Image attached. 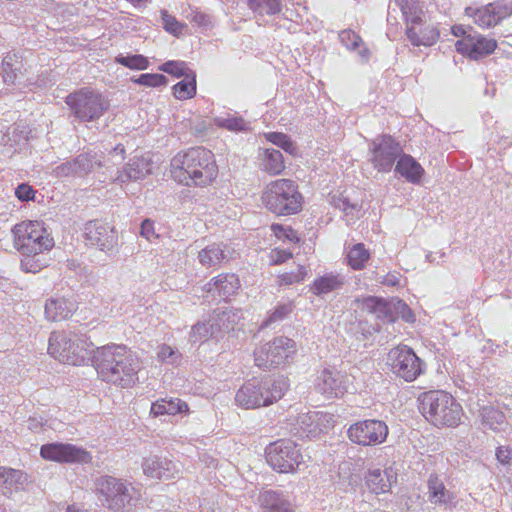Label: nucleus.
Masks as SVG:
<instances>
[{
	"instance_id": "obj_1",
	"label": "nucleus",
	"mask_w": 512,
	"mask_h": 512,
	"mask_svg": "<svg viewBox=\"0 0 512 512\" xmlns=\"http://www.w3.org/2000/svg\"><path fill=\"white\" fill-rule=\"evenodd\" d=\"M93 359L99 377L107 383L128 388L138 380L141 363L126 346L113 344L98 347Z\"/></svg>"
},
{
	"instance_id": "obj_2",
	"label": "nucleus",
	"mask_w": 512,
	"mask_h": 512,
	"mask_svg": "<svg viewBox=\"0 0 512 512\" xmlns=\"http://www.w3.org/2000/svg\"><path fill=\"white\" fill-rule=\"evenodd\" d=\"M14 245L23 256L21 268L25 272L37 273L48 266V252L54 240L39 221H24L12 229Z\"/></svg>"
},
{
	"instance_id": "obj_3",
	"label": "nucleus",
	"mask_w": 512,
	"mask_h": 512,
	"mask_svg": "<svg viewBox=\"0 0 512 512\" xmlns=\"http://www.w3.org/2000/svg\"><path fill=\"white\" fill-rule=\"evenodd\" d=\"M214 154L195 147L177 153L171 160V174L175 181L187 186H207L217 176Z\"/></svg>"
},
{
	"instance_id": "obj_4",
	"label": "nucleus",
	"mask_w": 512,
	"mask_h": 512,
	"mask_svg": "<svg viewBox=\"0 0 512 512\" xmlns=\"http://www.w3.org/2000/svg\"><path fill=\"white\" fill-rule=\"evenodd\" d=\"M289 387L284 377L252 378L246 381L236 392L235 402L244 409L265 407L280 400Z\"/></svg>"
},
{
	"instance_id": "obj_5",
	"label": "nucleus",
	"mask_w": 512,
	"mask_h": 512,
	"mask_svg": "<svg viewBox=\"0 0 512 512\" xmlns=\"http://www.w3.org/2000/svg\"><path fill=\"white\" fill-rule=\"evenodd\" d=\"M420 411L435 426L456 427L463 415V409L456 399L440 390L429 391L421 396Z\"/></svg>"
},
{
	"instance_id": "obj_6",
	"label": "nucleus",
	"mask_w": 512,
	"mask_h": 512,
	"mask_svg": "<svg viewBox=\"0 0 512 512\" xmlns=\"http://www.w3.org/2000/svg\"><path fill=\"white\" fill-rule=\"evenodd\" d=\"M262 200L271 212L277 215H291L301 210L303 197L294 181L277 179L266 186Z\"/></svg>"
},
{
	"instance_id": "obj_7",
	"label": "nucleus",
	"mask_w": 512,
	"mask_h": 512,
	"mask_svg": "<svg viewBox=\"0 0 512 512\" xmlns=\"http://www.w3.org/2000/svg\"><path fill=\"white\" fill-rule=\"evenodd\" d=\"M86 342L71 332H52L49 337L48 353L63 363L80 365L88 356Z\"/></svg>"
},
{
	"instance_id": "obj_8",
	"label": "nucleus",
	"mask_w": 512,
	"mask_h": 512,
	"mask_svg": "<svg viewBox=\"0 0 512 512\" xmlns=\"http://www.w3.org/2000/svg\"><path fill=\"white\" fill-rule=\"evenodd\" d=\"M73 115L80 121H95L108 110L110 103L101 93L83 88L66 98Z\"/></svg>"
},
{
	"instance_id": "obj_9",
	"label": "nucleus",
	"mask_w": 512,
	"mask_h": 512,
	"mask_svg": "<svg viewBox=\"0 0 512 512\" xmlns=\"http://www.w3.org/2000/svg\"><path fill=\"white\" fill-rule=\"evenodd\" d=\"M95 489L102 505L113 511H120L130 504L133 488L112 476H102L95 482Z\"/></svg>"
},
{
	"instance_id": "obj_10",
	"label": "nucleus",
	"mask_w": 512,
	"mask_h": 512,
	"mask_svg": "<svg viewBox=\"0 0 512 512\" xmlns=\"http://www.w3.org/2000/svg\"><path fill=\"white\" fill-rule=\"evenodd\" d=\"M296 352V343L285 336L274 338L254 351L256 366L261 369L284 365Z\"/></svg>"
},
{
	"instance_id": "obj_11",
	"label": "nucleus",
	"mask_w": 512,
	"mask_h": 512,
	"mask_svg": "<svg viewBox=\"0 0 512 512\" xmlns=\"http://www.w3.org/2000/svg\"><path fill=\"white\" fill-rule=\"evenodd\" d=\"M387 364L394 375L407 382L416 380L425 369L424 362L406 345L392 348L387 355Z\"/></svg>"
},
{
	"instance_id": "obj_12",
	"label": "nucleus",
	"mask_w": 512,
	"mask_h": 512,
	"mask_svg": "<svg viewBox=\"0 0 512 512\" xmlns=\"http://www.w3.org/2000/svg\"><path fill=\"white\" fill-rule=\"evenodd\" d=\"M266 460L274 470L289 473L303 462V456L295 442L280 439L266 448Z\"/></svg>"
},
{
	"instance_id": "obj_13",
	"label": "nucleus",
	"mask_w": 512,
	"mask_h": 512,
	"mask_svg": "<svg viewBox=\"0 0 512 512\" xmlns=\"http://www.w3.org/2000/svg\"><path fill=\"white\" fill-rule=\"evenodd\" d=\"M372 166L382 173L390 172L395 161L401 156L403 149L398 141L390 135H380L370 144Z\"/></svg>"
},
{
	"instance_id": "obj_14",
	"label": "nucleus",
	"mask_w": 512,
	"mask_h": 512,
	"mask_svg": "<svg viewBox=\"0 0 512 512\" xmlns=\"http://www.w3.org/2000/svg\"><path fill=\"white\" fill-rule=\"evenodd\" d=\"M347 434L353 443L364 446L378 445L386 440L388 427L383 421L369 419L352 424Z\"/></svg>"
},
{
	"instance_id": "obj_15",
	"label": "nucleus",
	"mask_w": 512,
	"mask_h": 512,
	"mask_svg": "<svg viewBox=\"0 0 512 512\" xmlns=\"http://www.w3.org/2000/svg\"><path fill=\"white\" fill-rule=\"evenodd\" d=\"M43 459L59 463H88L92 457L88 451L69 443H48L42 445Z\"/></svg>"
},
{
	"instance_id": "obj_16",
	"label": "nucleus",
	"mask_w": 512,
	"mask_h": 512,
	"mask_svg": "<svg viewBox=\"0 0 512 512\" xmlns=\"http://www.w3.org/2000/svg\"><path fill=\"white\" fill-rule=\"evenodd\" d=\"M471 12L474 22L478 26L482 28H490L512 14V1L498 0L475 10L472 8L466 9L467 14L470 15Z\"/></svg>"
},
{
	"instance_id": "obj_17",
	"label": "nucleus",
	"mask_w": 512,
	"mask_h": 512,
	"mask_svg": "<svg viewBox=\"0 0 512 512\" xmlns=\"http://www.w3.org/2000/svg\"><path fill=\"white\" fill-rule=\"evenodd\" d=\"M84 236L89 245L101 251H110L117 245V233L114 228L99 220L85 224Z\"/></svg>"
},
{
	"instance_id": "obj_18",
	"label": "nucleus",
	"mask_w": 512,
	"mask_h": 512,
	"mask_svg": "<svg viewBox=\"0 0 512 512\" xmlns=\"http://www.w3.org/2000/svg\"><path fill=\"white\" fill-rule=\"evenodd\" d=\"M455 47L457 52L467 55L470 59L479 60L493 53L497 47V42L480 34L472 35L469 33L458 40Z\"/></svg>"
},
{
	"instance_id": "obj_19",
	"label": "nucleus",
	"mask_w": 512,
	"mask_h": 512,
	"mask_svg": "<svg viewBox=\"0 0 512 512\" xmlns=\"http://www.w3.org/2000/svg\"><path fill=\"white\" fill-rule=\"evenodd\" d=\"M398 11L407 26L412 23H420L424 16L418 0H390L387 13L388 24L398 25Z\"/></svg>"
},
{
	"instance_id": "obj_20",
	"label": "nucleus",
	"mask_w": 512,
	"mask_h": 512,
	"mask_svg": "<svg viewBox=\"0 0 512 512\" xmlns=\"http://www.w3.org/2000/svg\"><path fill=\"white\" fill-rule=\"evenodd\" d=\"M333 415L320 411L300 414L297 418L299 432L306 437H315L334 426Z\"/></svg>"
},
{
	"instance_id": "obj_21",
	"label": "nucleus",
	"mask_w": 512,
	"mask_h": 512,
	"mask_svg": "<svg viewBox=\"0 0 512 512\" xmlns=\"http://www.w3.org/2000/svg\"><path fill=\"white\" fill-rule=\"evenodd\" d=\"M348 377L335 369H324L317 377L315 387L327 398L339 397L347 389Z\"/></svg>"
},
{
	"instance_id": "obj_22",
	"label": "nucleus",
	"mask_w": 512,
	"mask_h": 512,
	"mask_svg": "<svg viewBox=\"0 0 512 512\" xmlns=\"http://www.w3.org/2000/svg\"><path fill=\"white\" fill-rule=\"evenodd\" d=\"M142 469L145 475L157 479L175 478L179 472V466L168 458L149 456L144 459Z\"/></svg>"
},
{
	"instance_id": "obj_23",
	"label": "nucleus",
	"mask_w": 512,
	"mask_h": 512,
	"mask_svg": "<svg viewBox=\"0 0 512 512\" xmlns=\"http://www.w3.org/2000/svg\"><path fill=\"white\" fill-rule=\"evenodd\" d=\"M77 301L71 296L50 298L45 304V315L48 320H66L77 310Z\"/></svg>"
},
{
	"instance_id": "obj_24",
	"label": "nucleus",
	"mask_w": 512,
	"mask_h": 512,
	"mask_svg": "<svg viewBox=\"0 0 512 512\" xmlns=\"http://www.w3.org/2000/svg\"><path fill=\"white\" fill-rule=\"evenodd\" d=\"M408 40L414 46H431L438 40L439 31L431 24L412 23L406 27Z\"/></svg>"
},
{
	"instance_id": "obj_25",
	"label": "nucleus",
	"mask_w": 512,
	"mask_h": 512,
	"mask_svg": "<svg viewBox=\"0 0 512 512\" xmlns=\"http://www.w3.org/2000/svg\"><path fill=\"white\" fill-rule=\"evenodd\" d=\"M428 500L437 506L451 507L455 499L453 492L448 490L437 474H431L427 481Z\"/></svg>"
},
{
	"instance_id": "obj_26",
	"label": "nucleus",
	"mask_w": 512,
	"mask_h": 512,
	"mask_svg": "<svg viewBox=\"0 0 512 512\" xmlns=\"http://www.w3.org/2000/svg\"><path fill=\"white\" fill-rule=\"evenodd\" d=\"M397 480V473L392 468L373 469L366 475V485L375 494L387 493Z\"/></svg>"
},
{
	"instance_id": "obj_27",
	"label": "nucleus",
	"mask_w": 512,
	"mask_h": 512,
	"mask_svg": "<svg viewBox=\"0 0 512 512\" xmlns=\"http://www.w3.org/2000/svg\"><path fill=\"white\" fill-rule=\"evenodd\" d=\"M151 173V163L144 157H133L122 171L118 173L116 181L126 183L144 178Z\"/></svg>"
},
{
	"instance_id": "obj_28",
	"label": "nucleus",
	"mask_w": 512,
	"mask_h": 512,
	"mask_svg": "<svg viewBox=\"0 0 512 512\" xmlns=\"http://www.w3.org/2000/svg\"><path fill=\"white\" fill-rule=\"evenodd\" d=\"M345 284V278L341 274L326 273L317 277L309 286V291L318 297L340 290Z\"/></svg>"
},
{
	"instance_id": "obj_29",
	"label": "nucleus",
	"mask_w": 512,
	"mask_h": 512,
	"mask_svg": "<svg viewBox=\"0 0 512 512\" xmlns=\"http://www.w3.org/2000/svg\"><path fill=\"white\" fill-rule=\"evenodd\" d=\"M395 172L408 182L417 184L424 174V169L415 158L402 152L396 163Z\"/></svg>"
},
{
	"instance_id": "obj_30",
	"label": "nucleus",
	"mask_w": 512,
	"mask_h": 512,
	"mask_svg": "<svg viewBox=\"0 0 512 512\" xmlns=\"http://www.w3.org/2000/svg\"><path fill=\"white\" fill-rule=\"evenodd\" d=\"M239 287L240 281L235 274H220L206 284L207 292L217 291L223 299L235 294Z\"/></svg>"
},
{
	"instance_id": "obj_31",
	"label": "nucleus",
	"mask_w": 512,
	"mask_h": 512,
	"mask_svg": "<svg viewBox=\"0 0 512 512\" xmlns=\"http://www.w3.org/2000/svg\"><path fill=\"white\" fill-rule=\"evenodd\" d=\"M28 482V476L21 470L0 467V488L8 493L24 489Z\"/></svg>"
},
{
	"instance_id": "obj_32",
	"label": "nucleus",
	"mask_w": 512,
	"mask_h": 512,
	"mask_svg": "<svg viewBox=\"0 0 512 512\" xmlns=\"http://www.w3.org/2000/svg\"><path fill=\"white\" fill-rule=\"evenodd\" d=\"M225 259L224 246L220 243H212L198 253L200 264L206 268L217 267Z\"/></svg>"
},
{
	"instance_id": "obj_33",
	"label": "nucleus",
	"mask_w": 512,
	"mask_h": 512,
	"mask_svg": "<svg viewBox=\"0 0 512 512\" xmlns=\"http://www.w3.org/2000/svg\"><path fill=\"white\" fill-rule=\"evenodd\" d=\"M261 167L262 170L271 175L280 174L285 169L282 153L274 148L263 149L261 153Z\"/></svg>"
},
{
	"instance_id": "obj_34",
	"label": "nucleus",
	"mask_w": 512,
	"mask_h": 512,
	"mask_svg": "<svg viewBox=\"0 0 512 512\" xmlns=\"http://www.w3.org/2000/svg\"><path fill=\"white\" fill-rule=\"evenodd\" d=\"M214 325L220 328V335L236 328L242 318V312L237 309H227L212 316Z\"/></svg>"
},
{
	"instance_id": "obj_35",
	"label": "nucleus",
	"mask_w": 512,
	"mask_h": 512,
	"mask_svg": "<svg viewBox=\"0 0 512 512\" xmlns=\"http://www.w3.org/2000/svg\"><path fill=\"white\" fill-rule=\"evenodd\" d=\"M214 319L211 317L207 322H198L192 327L190 340L192 342H205L210 338H219L220 328L214 325Z\"/></svg>"
},
{
	"instance_id": "obj_36",
	"label": "nucleus",
	"mask_w": 512,
	"mask_h": 512,
	"mask_svg": "<svg viewBox=\"0 0 512 512\" xmlns=\"http://www.w3.org/2000/svg\"><path fill=\"white\" fill-rule=\"evenodd\" d=\"M23 63L21 58L16 54H7L2 61V73L4 81L14 83L18 79Z\"/></svg>"
},
{
	"instance_id": "obj_37",
	"label": "nucleus",
	"mask_w": 512,
	"mask_h": 512,
	"mask_svg": "<svg viewBox=\"0 0 512 512\" xmlns=\"http://www.w3.org/2000/svg\"><path fill=\"white\" fill-rule=\"evenodd\" d=\"M370 259V252L363 243L353 245L347 252V264L353 270H362Z\"/></svg>"
},
{
	"instance_id": "obj_38",
	"label": "nucleus",
	"mask_w": 512,
	"mask_h": 512,
	"mask_svg": "<svg viewBox=\"0 0 512 512\" xmlns=\"http://www.w3.org/2000/svg\"><path fill=\"white\" fill-rule=\"evenodd\" d=\"M249 7L259 15H275L282 11V1L249 0Z\"/></svg>"
},
{
	"instance_id": "obj_39",
	"label": "nucleus",
	"mask_w": 512,
	"mask_h": 512,
	"mask_svg": "<svg viewBox=\"0 0 512 512\" xmlns=\"http://www.w3.org/2000/svg\"><path fill=\"white\" fill-rule=\"evenodd\" d=\"M196 93V75L190 72L189 78L184 77L183 80L174 86V96L177 99H189Z\"/></svg>"
},
{
	"instance_id": "obj_40",
	"label": "nucleus",
	"mask_w": 512,
	"mask_h": 512,
	"mask_svg": "<svg viewBox=\"0 0 512 512\" xmlns=\"http://www.w3.org/2000/svg\"><path fill=\"white\" fill-rule=\"evenodd\" d=\"M213 121L216 126L233 132L246 131L249 128L248 123L242 117L237 116H216Z\"/></svg>"
},
{
	"instance_id": "obj_41",
	"label": "nucleus",
	"mask_w": 512,
	"mask_h": 512,
	"mask_svg": "<svg viewBox=\"0 0 512 512\" xmlns=\"http://www.w3.org/2000/svg\"><path fill=\"white\" fill-rule=\"evenodd\" d=\"M258 501L260 505L263 508L268 509L269 512H274L278 510L280 506H287L290 504L288 501L283 499L280 494L272 490L262 492L259 495Z\"/></svg>"
},
{
	"instance_id": "obj_42",
	"label": "nucleus",
	"mask_w": 512,
	"mask_h": 512,
	"mask_svg": "<svg viewBox=\"0 0 512 512\" xmlns=\"http://www.w3.org/2000/svg\"><path fill=\"white\" fill-rule=\"evenodd\" d=\"M357 303H359L363 311L376 314L378 318L385 315L387 311L386 303L374 296L365 297L361 300L358 299Z\"/></svg>"
},
{
	"instance_id": "obj_43",
	"label": "nucleus",
	"mask_w": 512,
	"mask_h": 512,
	"mask_svg": "<svg viewBox=\"0 0 512 512\" xmlns=\"http://www.w3.org/2000/svg\"><path fill=\"white\" fill-rule=\"evenodd\" d=\"M77 175L87 174L94 169L95 166H105L100 160H96L95 156L90 154H80L75 159Z\"/></svg>"
},
{
	"instance_id": "obj_44",
	"label": "nucleus",
	"mask_w": 512,
	"mask_h": 512,
	"mask_svg": "<svg viewBox=\"0 0 512 512\" xmlns=\"http://www.w3.org/2000/svg\"><path fill=\"white\" fill-rule=\"evenodd\" d=\"M116 62L129 69L145 70L148 68L149 61L146 57L140 54L135 55H118Z\"/></svg>"
},
{
	"instance_id": "obj_45",
	"label": "nucleus",
	"mask_w": 512,
	"mask_h": 512,
	"mask_svg": "<svg viewBox=\"0 0 512 512\" xmlns=\"http://www.w3.org/2000/svg\"><path fill=\"white\" fill-rule=\"evenodd\" d=\"M293 309L294 306L292 302L279 303L269 317L262 323L261 328L283 320L293 311Z\"/></svg>"
},
{
	"instance_id": "obj_46",
	"label": "nucleus",
	"mask_w": 512,
	"mask_h": 512,
	"mask_svg": "<svg viewBox=\"0 0 512 512\" xmlns=\"http://www.w3.org/2000/svg\"><path fill=\"white\" fill-rule=\"evenodd\" d=\"M161 18L164 29L174 35L179 36L182 34L185 24L180 23L174 16L170 15L166 10L161 11Z\"/></svg>"
},
{
	"instance_id": "obj_47",
	"label": "nucleus",
	"mask_w": 512,
	"mask_h": 512,
	"mask_svg": "<svg viewBox=\"0 0 512 512\" xmlns=\"http://www.w3.org/2000/svg\"><path fill=\"white\" fill-rule=\"evenodd\" d=\"M131 81L147 87H159L166 85L167 78L163 74L146 73L140 75L137 78H132Z\"/></svg>"
},
{
	"instance_id": "obj_48",
	"label": "nucleus",
	"mask_w": 512,
	"mask_h": 512,
	"mask_svg": "<svg viewBox=\"0 0 512 512\" xmlns=\"http://www.w3.org/2000/svg\"><path fill=\"white\" fill-rule=\"evenodd\" d=\"M483 420L492 430L501 429L505 423V417L502 412L489 408L484 409Z\"/></svg>"
},
{
	"instance_id": "obj_49",
	"label": "nucleus",
	"mask_w": 512,
	"mask_h": 512,
	"mask_svg": "<svg viewBox=\"0 0 512 512\" xmlns=\"http://www.w3.org/2000/svg\"><path fill=\"white\" fill-rule=\"evenodd\" d=\"M159 69L176 77L184 76L186 78H189L190 72H192L186 67L184 62L178 61H168L162 64Z\"/></svg>"
},
{
	"instance_id": "obj_50",
	"label": "nucleus",
	"mask_w": 512,
	"mask_h": 512,
	"mask_svg": "<svg viewBox=\"0 0 512 512\" xmlns=\"http://www.w3.org/2000/svg\"><path fill=\"white\" fill-rule=\"evenodd\" d=\"M266 139L273 143L274 145L284 149L286 152H292L293 150V144L290 140V138L283 133L279 132H272L266 134Z\"/></svg>"
},
{
	"instance_id": "obj_51",
	"label": "nucleus",
	"mask_w": 512,
	"mask_h": 512,
	"mask_svg": "<svg viewBox=\"0 0 512 512\" xmlns=\"http://www.w3.org/2000/svg\"><path fill=\"white\" fill-rule=\"evenodd\" d=\"M341 43L348 49L355 50L362 42L361 37L352 30H343L339 34Z\"/></svg>"
},
{
	"instance_id": "obj_52",
	"label": "nucleus",
	"mask_w": 512,
	"mask_h": 512,
	"mask_svg": "<svg viewBox=\"0 0 512 512\" xmlns=\"http://www.w3.org/2000/svg\"><path fill=\"white\" fill-rule=\"evenodd\" d=\"M308 271L304 266H298L297 271L284 273L280 276L281 284L291 285L299 283L305 279Z\"/></svg>"
},
{
	"instance_id": "obj_53",
	"label": "nucleus",
	"mask_w": 512,
	"mask_h": 512,
	"mask_svg": "<svg viewBox=\"0 0 512 512\" xmlns=\"http://www.w3.org/2000/svg\"><path fill=\"white\" fill-rule=\"evenodd\" d=\"M332 204L335 208L342 210L346 214H348L349 211L359 210L360 208L358 203H351L350 200L343 195H334L332 197Z\"/></svg>"
},
{
	"instance_id": "obj_54",
	"label": "nucleus",
	"mask_w": 512,
	"mask_h": 512,
	"mask_svg": "<svg viewBox=\"0 0 512 512\" xmlns=\"http://www.w3.org/2000/svg\"><path fill=\"white\" fill-rule=\"evenodd\" d=\"M166 408H168V415L186 413L189 410L186 402L178 398L166 399Z\"/></svg>"
},
{
	"instance_id": "obj_55",
	"label": "nucleus",
	"mask_w": 512,
	"mask_h": 512,
	"mask_svg": "<svg viewBox=\"0 0 512 512\" xmlns=\"http://www.w3.org/2000/svg\"><path fill=\"white\" fill-rule=\"evenodd\" d=\"M54 174L58 177H67L70 175H77L74 159L58 165L54 169Z\"/></svg>"
},
{
	"instance_id": "obj_56",
	"label": "nucleus",
	"mask_w": 512,
	"mask_h": 512,
	"mask_svg": "<svg viewBox=\"0 0 512 512\" xmlns=\"http://www.w3.org/2000/svg\"><path fill=\"white\" fill-rule=\"evenodd\" d=\"M125 159V149L124 146L118 144L112 151L109 153V157L104 161L103 164L107 166L108 163L111 165L120 164Z\"/></svg>"
},
{
	"instance_id": "obj_57",
	"label": "nucleus",
	"mask_w": 512,
	"mask_h": 512,
	"mask_svg": "<svg viewBox=\"0 0 512 512\" xmlns=\"http://www.w3.org/2000/svg\"><path fill=\"white\" fill-rule=\"evenodd\" d=\"M496 458L503 466L512 465V449L509 446H500L496 450Z\"/></svg>"
},
{
	"instance_id": "obj_58",
	"label": "nucleus",
	"mask_w": 512,
	"mask_h": 512,
	"mask_svg": "<svg viewBox=\"0 0 512 512\" xmlns=\"http://www.w3.org/2000/svg\"><path fill=\"white\" fill-rule=\"evenodd\" d=\"M158 358L168 363H175L178 359V352L168 345H162L158 351Z\"/></svg>"
},
{
	"instance_id": "obj_59",
	"label": "nucleus",
	"mask_w": 512,
	"mask_h": 512,
	"mask_svg": "<svg viewBox=\"0 0 512 512\" xmlns=\"http://www.w3.org/2000/svg\"><path fill=\"white\" fill-rule=\"evenodd\" d=\"M15 194L19 200L29 201L34 198L35 191L30 185L23 183L15 189Z\"/></svg>"
},
{
	"instance_id": "obj_60",
	"label": "nucleus",
	"mask_w": 512,
	"mask_h": 512,
	"mask_svg": "<svg viewBox=\"0 0 512 512\" xmlns=\"http://www.w3.org/2000/svg\"><path fill=\"white\" fill-rule=\"evenodd\" d=\"M151 414L155 417L166 414L168 415V408H166V399H161L152 403Z\"/></svg>"
},
{
	"instance_id": "obj_61",
	"label": "nucleus",
	"mask_w": 512,
	"mask_h": 512,
	"mask_svg": "<svg viewBox=\"0 0 512 512\" xmlns=\"http://www.w3.org/2000/svg\"><path fill=\"white\" fill-rule=\"evenodd\" d=\"M140 233L143 237L150 241L151 238L155 235L153 223L148 219L144 220L141 225Z\"/></svg>"
},
{
	"instance_id": "obj_62",
	"label": "nucleus",
	"mask_w": 512,
	"mask_h": 512,
	"mask_svg": "<svg viewBox=\"0 0 512 512\" xmlns=\"http://www.w3.org/2000/svg\"><path fill=\"white\" fill-rule=\"evenodd\" d=\"M452 33L456 37H463V38L468 35L466 28L464 26H461V25L453 26L452 27Z\"/></svg>"
},
{
	"instance_id": "obj_63",
	"label": "nucleus",
	"mask_w": 512,
	"mask_h": 512,
	"mask_svg": "<svg viewBox=\"0 0 512 512\" xmlns=\"http://www.w3.org/2000/svg\"><path fill=\"white\" fill-rule=\"evenodd\" d=\"M383 283L386 285L395 286V285L399 284V279H398V277H396L394 275H390L385 278Z\"/></svg>"
},
{
	"instance_id": "obj_64",
	"label": "nucleus",
	"mask_w": 512,
	"mask_h": 512,
	"mask_svg": "<svg viewBox=\"0 0 512 512\" xmlns=\"http://www.w3.org/2000/svg\"><path fill=\"white\" fill-rule=\"evenodd\" d=\"M274 512H294V510L292 509L291 505H287V506H280L278 508V510L274 511Z\"/></svg>"
}]
</instances>
